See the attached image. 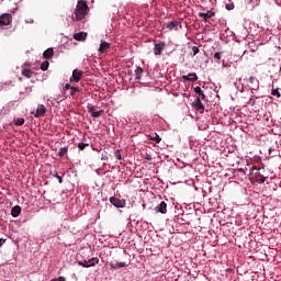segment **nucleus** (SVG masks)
Instances as JSON below:
<instances>
[{
    "mask_svg": "<svg viewBox=\"0 0 281 281\" xmlns=\"http://www.w3.org/2000/svg\"><path fill=\"white\" fill-rule=\"evenodd\" d=\"M88 14H89V5L87 4V1L79 0L77 2L75 12L72 14V21L75 22L85 21Z\"/></svg>",
    "mask_w": 281,
    "mask_h": 281,
    "instance_id": "1",
    "label": "nucleus"
},
{
    "mask_svg": "<svg viewBox=\"0 0 281 281\" xmlns=\"http://www.w3.org/2000/svg\"><path fill=\"white\" fill-rule=\"evenodd\" d=\"M12 23V14L10 13H2L0 15V27H4Z\"/></svg>",
    "mask_w": 281,
    "mask_h": 281,
    "instance_id": "2",
    "label": "nucleus"
},
{
    "mask_svg": "<svg viewBox=\"0 0 281 281\" xmlns=\"http://www.w3.org/2000/svg\"><path fill=\"white\" fill-rule=\"evenodd\" d=\"M110 203L114 205V207H126V200H121L115 196L110 198Z\"/></svg>",
    "mask_w": 281,
    "mask_h": 281,
    "instance_id": "3",
    "label": "nucleus"
},
{
    "mask_svg": "<svg viewBox=\"0 0 281 281\" xmlns=\"http://www.w3.org/2000/svg\"><path fill=\"white\" fill-rule=\"evenodd\" d=\"M165 49H166V42H160L158 44H155V46H154L155 56H161V54Z\"/></svg>",
    "mask_w": 281,
    "mask_h": 281,
    "instance_id": "4",
    "label": "nucleus"
},
{
    "mask_svg": "<svg viewBox=\"0 0 281 281\" xmlns=\"http://www.w3.org/2000/svg\"><path fill=\"white\" fill-rule=\"evenodd\" d=\"M46 113L47 108H45L43 104H40L37 105L36 112H32V115H34V117H43Z\"/></svg>",
    "mask_w": 281,
    "mask_h": 281,
    "instance_id": "5",
    "label": "nucleus"
},
{
    "mask_svg": "<svg viewBox=\"0 0 281 281\" xmlns=\"http://www.w3.org/2000/svg\"><path fill=\"white\" fill-rule=\"evenodd\" d=\"M155 210L157 213L168 214V204L165 201H162L155 207Z\"/></svg>",
    "mask_w": 281,
    "mask_h": 281,
    "instance_id": "6",
    "label": "nucleus"
},
{
    "mask_svg": "<svg viewBox=\"0 0 281 281\" xmlns=\"http://www.w3.org/2000/svg\"><path fill=\"white\" fill-rule=\"evenodd\" d=\"M88 113H90L92 117H100V115L104 113V110L95 111V106L88 105Z\"/></svg>",
    "mask_w": 281,
    "mask_h": 281,
    "instance_id": "7",
    "label": "nucleus"
},
{
    "mask_svg": "<svg viewBox=\"0 0 281 281\" xmlns=\"http://www.w3.org/2000/svg\"><path fill=\"white\" fill-rule=\"evenodd\" d=\"M182 80L188 82H196V80H199V76H196V72H191L189 75H183Z\"/></svg>",
    "mask_w": 281,
    "mask_h": 281,
    "instance_id": "8",
    "label": "nucleus"
},
{
    "mask_svg": "<svg viewBox=\"0 0 281 281\" xmlns=\"http://www.w3.org/2000/svg\"><path fill=\"white\" fill-rule=\"evenodd\" d=\"M82 76H85V71L75 69L72 71L71 78H72L74 82H80V79L82 78Z\"/></svg>",
    "mask_w": 281,
    "mask_h": 281,
    "instance_id": "9",
    "label": "nucleus"
},
{
    "mask_svg": "<svg viewBox=\"0 0 281 281\" xmlns=\"http://www.w3.org/2000/svg\"><path fill=\"white\" fill-rule=\"evenodd\" d=\"M194 109L196 111H205V105H203V102H201V97H198L193 102Z\"/></svg>",
    "mask_w": 281,
    "mask_h": 281,
    "instance_id": "10",
    "label": "nucleus"
},
{
    "mask_svg": "<svg viewBox=\"0 0 281 281\" xmlns=\"http://www.w3.org/2000/svg\"><path fill=\"white\" fill-rule=\"evenodd\" d=\"M214 12L212 11H207L206 13L200 12L198 13V16H200V19H202V21L207 22L209 19H212V16H214Z\"/></svg>",
    "mask_w": 281,
    "mask_h": 281,
    "instance_id": "11",
    "label": "nucleus"
},
{
    "mask_svg": "<svg viewBox=\"0 0 281 281\" xmlns=\"http://www.w3.org/2000/svg\"><path fill=\"white\" fill-rule=\"evenodd\" d=\"M111 47V44L108 42H102L100 44V47L98 49V52H100V54H104L106 52V49H109Z\"/></svg>",
    "mask_w": 281,
    "mask_h": 281,
    "instance_id": "12",
    "label": "nucleus"
},
{
    "mask_svg": "<svg viewBox=\"0 0 281 281\" xmlns=\"http://www.w3.org/2000/svg\"><path fill=\"white\" fill-rule=\"evenodd\" d=\"M177 25H179V22L171 21L164 24V27H167V30H177Z\"/></svg>",
    "mask_w": 281,
    "mask_h": 281,
    "instance_id": "13",
    "label": "nucleus"
},
{
    "mask_svg": "<svg viewBox=\"0 0 281 281\" xmlns=\"http://www.w3.org/2000/svg\"><path fill=\"white\" fill-rule=\"evenodd\" d=\"M75 41H87V33L79 32L74 35Z\"/></svg>",
    "mask_w": 281,
    "mask_h": 281,
    "instance_id": "14",
    "label": "nucleus"
},
{
    "mask_svg": "<svg viewBox=\"0 0 281 281\" xmlns=\"http://www.w3.org/2000/svg\"><path fill=\"white\" fill-rule=\"evenodd\" d=\"M21 214V206L15 205L12 207L11 210V215L13 216V218H16V216H19Z\"/></svg>",
    "mask_w": 281,
    "mask_h": 281,
    "instance_id": "15",
    "label": "nucleus"
},
{
    "mask_svg": "<svg viewBox=\"0 0 281 281\" xmlns=\"http://www.w3.org/2000/svg\"><path fill=\"white\" fill-rule=\"evenodd\" d=\"M111 269H122L126 267V262L124 261H119L116 263H110Z\"/></svg>",
    "mask_w": 281,
    "mask_h": 281,
    "instance_id": "16",
    "label": "nucleus"
},
{
    "mask_svg": "<svg viewBox=\"0 0 281 281\" xmlns=\"http://www.w3.org/2000/svg\"><path fill=\"white\" fill-rule=\"evenodd\" d=\"M22 76H24V78H32L34 76V71H32V69L24 68L22 70Z\"/></svg>",
    "mask_w": 281,
    "mask_h": 281,
    "instance_id": "17",
    "label": "nucleus"
},
{
    "mask_svg": "<svg viewBox=\"0 0 281 281\" xmlns=\"http://www.w3.org/2000/svg\"><path fill=\"white\" fill-rule=\"evenodd\" d=\"M255 177L258 183H265V181H267V178L262 176L259 171L255 173Z\"/></svg>",
    "mask_w": 281,
    "mask_h": 281,
    "instance_id": "18",
    "label": "nucleus"
},
{
    "mask_svg": "<svg viewBox=\"0 0 281 281\" xmlns=\"http://www.w3.org/2000/svg\"><path fill=\"white\" fill-rule=\"evenodd\" d=\"M44 58L49 59L52 58V56H54V48H47L44 53H43Z\"/></svg>",
    "mask_w": 281,
    "mask_h": 281,
    "instance_id": "19",
    "label": "nucleus"
},
{
    "mask_svg": "<svg viewBox=\"0 0 281 281\" xmlns=\"http://www.w3.org/2000/svg\"><path fill=\"white\" fill-rule=\"evenodd\" d=\"M142 74H144V68L137 67L135 70V80H142Z\"/></svg>",
    "mask_w": 281,
    "mask_h": 281,
    "instance_id": "20",
    "label": "nucleus"
},
{
    "mask_svg": "<svg viewBox=\"0 0 281 281\" xmlns=\"http://www.w3.org/2000/svg\"><path fill=\"white\" fill-rule=\"evenodd\" d=\"M148 137L149 139H151V142H156V144H159V142H161V137H159L157 133H153Z\"/></svg>",
    "mask_w": 281,
    "mask_h": 281,
    "instance_id": "21",
    "label": "nucleus"
},
{
    "mask_svg": "<svg viewBox=\"0 0 281 281\" xmlns=\"http://www.w3.org/2000/svg\"><path fill=\"white\" fill-rule=\"evenodd\" d=\"M98 262H100V259L92 257L91 259L88 260V268L95 267V265H98Z\"/></svg>",
    "mask_w": 281,
    "mask_h": 281,
    "instance_id": "22",
    "label": "nucleus"
},
{
    "mask_svg": "<svg viewBox=\"0 0 281 281\" xmlns=\"http://www.w3.org/2000/svg\"><path fill=\"white\" fill-rule=\"evenodd\" d=\"M68 151H69V147L60 148L58 151V157H65V155H67Z\"/></svg>",
    "mask_w": 281,
    "mask_h": 281,
    "instance_id": "23",
    "label": "nucleus"
},
{
    "mask_svg": "<svg viewBox=\"0 0 281 281\" xmlns=\"http://www.w3.org/2000/svg\"><path fill=\"white\" fill-rule=\"evenodd\" d=\"M194 91L195 93H198V95H201L202 100H205V93H203V90H201V87H195Z\"/></svg>",
    "mask_w": 281,
    "mask_h": 281,
    "instance_id": "24",
    "label": "nucleus"
},
{
    "mask_svg": "<svg viewBox=\"0 0 281 281\" xmlns=\"http://www.w3.org/2000/svg\"><path fill=\"white\" fill-rule=\"evenodd\" d=\"M15 126H23L25 124V119L20 117L14 120Z\"/></svg>",
    "mask_w": 281,
    "mask_h": 281,
    "instance_id": "25",
    "label": "nucleus"
},
{
    "mask_svg": "<svg viewBox=\"0 0 281 281\" xmlns=\"http://www.w3.org/2000/svg\"><path fill=\"white\" fill-rule=\"evenodd\" d=\"M41 69L42 71H47V69H49V61H43L41 64Z\"/></svg>",
    "mask_w": 281,
    "mask_h": 281,
    "instance_id": "26",
    "label": "nucleus"
},
{
    "mask_svg": "<svg viewBox=\"0 0 281 281\" xmlns=\"http://www.w3.org/2000/svg\"><path fill=\"white\" fill-rule=\"evenodd\" d=\"M70 95L72 97V98H76V93H78L79 91H80V88H78V87H72L71 89H70Z\"/></svg>",
    "mask_w": 281,
    "mask_h": 281,
    "instance_id": "27",
    "label": "nucleus"
},
{
    "mask_svg": "<svg viewBox=\"0 0 281 281\" xmlns=\"http://www.w3.org/2000/svg\"><path fill=\"white\" fill-rule=\"evenodd\" d=\"M87 146H89V143H79L78 144L79 150H83L85 148H87Z\"/></svg>",
    "mask_w": 281,
    "mask_h": 281,
    "instance_id": "28",
    "label": "nucleus"
},
{
    "mask_svg": "<svg viewBox=\"0 0 281 281\" xmlns=\"http://www.w3.org/2000/svg\"><path fill=\"white\" fill-rule=\"evenodd\" d=\"M114 157H116V159L119 161H122V154L120 153V149H117L115 153H114Z\"/></svg>",
    "mask_w": 281,
    "mask_h": 281,
    "instance_id": "29",
    "label": "nucleus"
},
{
    "mask_svg": "<svg viewBox=\"0 0 281 281\" xmlns=\"http://www.w3.org/2000/svg\"><path fill=\"white\" fill-rule=\"evenodd\" d=\"M53 177H55L56 179H58V182H59V183H63V177H60V176L58 175V171H55V172L53 173Z\"/></svg>",
    "mask_w": 281,
    "mask_h": 281,
    "instance_id": "30",
    "label": "nucleus"
},
{
    "mask_svg": "<svg viewBox=\"0 0 281 281\" xmlns=\"http://www.w3.org/2000/svg\"><path fill=\"white\" fill-rule=\"evenodd\" d=\"M80 267H85L86 269H89V262L88 260L79 261Z\"/></svg>",
    "mask_w": 281,
    "mask_h": 281,
    "instance_id": "31",
    "label": "nucleus"
},
{
    "mask_svg": "<svg viewBox=\"0 0 281 281\" xmlns=\"http://www.w3.org/2000/svg\"><path fill=\"white\" fill-rule=\"evenodd\" d=\"M272 95H276L277 98H281L280 91L278 89H272Z\"/></svg>",
    "mask_w": 281,
    "mask_h": 281,
    "instance_id": "32",
    "label": "nucleus"
},
{
    "mask_svg": "<svg viewBox=\"0 0 281 281\" xmlns=\"http://www.w3.org/2000/svg\"><path fill=\"white\" fill-rule=\"evenodd\" d=\"M50 281H67V279L65 277H59V278L52 279Z\"/></svg>",
    "mask_w": 281,
    "mask_h": 281,
    "instance_id": "33",
    "label": "nucleus"
},
{
    "mask_svg": "<svg viewBox=\"0 0 281 281\" xmlns=\"http://www.w3.org/2000/svg\"><path fill=\"white\" fill-rule=\"evenodd\" d=\"M192 52H193V56H196V54H199V47L193 46Z\"/></svg>",
    "mask_w": 281,
    "mask_h": 281,
    "instance_id": "34",
    "label": "nucleus"
},
{
    "mask_svg": "<svg viewBox=\"0 0 281 281\" xmlns=\"http://www.w3.org/2000/svg\"><path fill=\"white\" fill-rule=\"evenodd\" d=\"M248 82L249 85H254V82H256V77H249Z\"/></svg>",
    "mask_w": 281,
    "mask_h": 281,
    "instance_id": "35",
    "label": "nucleus"
},
{
    "mask_svg": "<svg viewBox=\"0 0 281 281\" xmlns=\"http://www.w3.org/2000/svg\"><path fill=\"white\" fill-rule=\"evenodd\" d=\"M71 88H74V86H71V85H69V83H66V86H65L64 89H65V91H67V90H69V89L71 90Z\"/></svg>",
    "mask_w": 281,
    "mask_h": 281,
    "instance_id": "36",
    "label": "nucleus"
},
{
    "mask_svg": "<svg viewBox=\"0 0 281 281\" xmlns=\"http://www.w3.org/2000/svg\"><path fill=\"white\" fill-rule=\"evenodd\" d=\"M214 58H216V60H221V53H215Z\"/></svg>",
    "mask_w": 281,
    "mask_h": 281,
    "instance_id": "37",
    "label": "nucleus"
},
{
    "mask_svg": "<svg viewBox=\"0 0 281 281\" xmlns=\"http://www.w3.org/2000/svg\"><path fill=\"white\" fill-rule=\"evenodd\" d=\"M238 172H240L241 175H247V169L240 168V169H238Z\"/></svg>",
    "mask_w": 281,
    "mask_h": 281,
    "instance_id": "38",
    "label": "nucleus"
},
{
    "mask_svg": "<svg viewBox=\"0 0 281 281\" xmlns=\"http://www.w3.org/2000/svg\"><path fill=\"white\" fill-rule=\"evenodd\" d=\"M226 10H234V4H226Z\"/></svg>",
    "mask_w": 281,
    "mask_h": 281,
    "instance_id": "39",
    "label": "nucleus"
},
{
    "mask_svg": "<svg viewBox=\"0 0 281 281\" xmlns=\"http://www.w3.org/2000/svg\"><path fill=\"white\" fill-rule=\"evenodd\" d=\"M4 244H5V239L0 238V247H3Z\"/></svg>",
    "mask_w": 281,
    "mask_h": 281,
    "instance_id": "40",
    "label": "nucleus"
},
{
    "mask_svg": "<svg viewBox=\"0 0 281 281\" xmlns=\"http://www.w3.org/2000/svg\"><path fill=\"white\" fill-rule=\"evenodd\" d=\"M146 159L148 160V161H150V159H153L149 155H147L146 156Z\"/></svg>",
    "mask_w": 281,
    "mask_h": 281,
    "instance_id": "41",
    "label": "nucleus"
},
{
    "mask_svg": "<svg viewBox=\"0 0 281 281\" xmlns=\"http://www.w3.org/2000/svg\"><path fill=\"white\" fill-rule=\"evenodd\" d=\"M252 170H257V171H258V170H260V169H259L258 167H252Z\"/></svg>",
    "mask_w": 281,
    "mask_h": 281,
    "instance_id": "42",
    "label": "nucleus"
},
{
    "mask_svg": "<svg viewBox=\"0 0 281 281\" xmlns=\"http://www.w3.org/2000/svg\"><path fill=\"white\" fill-rule=\"evenodd\" d=\"M24 66L30 67V65H27V64H24Z\"/></svg>",
    "mask_w": 281,
    "mask_h": 281,
    "instance_id": "43",
    "label": "nucleus"
}]
</instances>
